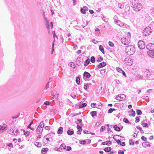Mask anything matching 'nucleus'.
<instances>
[{
    "label": "nucleus",
    "instance_id": "nucleus-1",
    "mask_svg": "<svg viewBox=\"0 0 154 154\" xmlns=\"http://www.w3.org/2000/svg\"><path fill=\"white\" fill-rule=\"evenodd\" d=\"M135 51L134 47L132 45L127 46L125 49V52L127 55H132Z\"/></svg>",
    "mask_w": 154,
    "mask_h": 154
},
{
    "label": "nucleus",
    "instance_id": "nucleus-2",
    "mask_svg": "<svg viewBox=\"0 0 154 154\" xmlns=\"http://www.w3.org/2000/svg\"><path fill=\"white\" fill-rule=\"evenodd\" d=\"M132 3V5L134 9L137 11H140L141 9V5L140 3H139L138 1L136 2H134L133 0L131 1Z\"/></svg>",
    "mask_w": 154,
    "mask_h": 154
},
{
    "label": "nucleus",
    "instance_id": "nucleus-3",
    "mask_svg": "<svg viewBox=\"0 0 154 154\" xmlns=\"http://www.w3.org/2000/svg\"><path fill=\"white\" fill-rule=\"evenodd\" d=\"M45 124L43 122H41L40 123L36 130V132L37 134H40L42 133L43 130V128Z\"/></svg>",
    "mask_w": 154,
    "mask_h": 154
},
{
    "label": "nucleus",
    "instance_id": "nucleus-4",
    "mask_svg": "<svg viewBox=\"0 0 154 154\" xmlns=\"http://www.w3.org/2000/svg\"><path fill=\"white\" fill-rule=\"evenodd\" d=\"M146 48L148 50H149V51L148 52V54H150L151 55L152 54H154V43H149L146 46Z\"/></svg>",
    "mask_w": 154,
    "mask_h": 154
},
{
    "label": "nucleus",
    "instance_id": "nucleus-5",
    "mask_svg": "<svg viewBox=\"0 0 154 154\" xmlns=\"http://www.w3.org/2000/svg\"><path fill=\"white\" fill-rule=\"evenodd\" d=\"M152 30L150 27L145 28L143 31V34L145 36H148L152 32Z\"/></svg>",
    "mask_w": 154,
    "mask_h": 154
},
{
    "label": "nucleus",
    "instance_id": "nucleus-6",
    "mask_svg": "<svg viewBox=\"0 0 154 154\" xmlns=\"http://www.w3.org/2000/svg\"><path fill=\"white\" fill-rule=\"evenodd\" d=\"M124 62L126 65L131 66L132 65V60L130 57H126L124 60Z\"/></svg>",
    "mask_w": 154,
    "mask_h": 154
},
{
    "label": "nucleus",
    "instance_id": "nucleus-7",
    "mask_svg": "<svg viewBox=\"0 0 154 154\" xmlns=\"http://www.w3.org/2000/svg\"><path fill=\"white\" fill-rule=\"evenodd\" d=\"M121 41L122 43L125 45H128L131 42L129 38L124 37L121 39Z\"/></svg>",
    "mask_w": 154,
    "mask_h": 154
},
{
    "label": "nucleus",
    "instance_id": "nucleus-8",
    "mask_svg": "<svg viewBox=\"0 0 154 154\" xmlns=\"http://www.w3.org/2000/svg\"><path fill=\"white\" fill-rule=\"evenodd\" d=\"M44 15V21L45 22V23L46 26V27L47 28L48 31V33L49 34H50V25L49 21L48 20L47 18H46L45 15V13H43Z\"/></svg>",
    "mask_w": 154,
    "mask_h": 154
},
{
    "label": "nucleus",
    "instance_id": "nucleus-9",
    "mask_svg": "<svg viewBox=\"0 0 154 154\" xmlns=\"http://www.w3.org/2000/svg\"><path fill=\"white\" fill-rule=\"evenodd\" d=\"M139 48L140 49H143L145 47V44L144 42L142 40L139 41L138 43Z\"/></svg>",
    "mask_w": 154,
    "mask_h": 154
},
{
    "label": "nucleus",
    "instance_id": "nucleus-10",
    "mask_svg": "<svg viewBox=\"0 0 154 154\" xmlns=\"http://www.w3.org/2000/svg\"><path fill=\"white\" fill-rule=\"evenodd\" d=\"M126 97V96L123 94H121L119 95H118L116 97V100H122Z\"/></svg>",
    "mask_w": 154,
    "mask_h": 154
},
{
    "label": "nucleus",
    "instance_id": "nucleus-11",
    "mask_svg": "<svg viewBox=\"0 0 154 154\" xmlns=\"http://www.w3.org/2000/svg\"><path fill=\"white\" fill-rule=\"evenodd\" d=\"M115 23L117 25H118L122 27H126V26H127V25L126 24L124 23H123L120 20H119L118 21H117V22H116V23Z\"/></svg>",
    "mask_w": 154,
    "mask_h": 154
},
{
    "label": "nucleus",
    "instance_id": "nucleus-12",
    "mask_svg": "<svg viewBox=\"0 0 154 154\" xmlns=\"http://www.w3.org/2000/svg\"><path fill=\"white\" fill-rule=\"evenodd\" d=\"M88 7L86 6H84L83 8L81 9V11L82 13L85 14L86 13V11H88Z\"/></svg>",
    "mask_w": 154,
    "mask_h": 154
},
{
    "label": "nucleus",
    "instance_id": "nucleus-13",
    "mask_svg": "<svg viewBox=\"0 0 154 154\" xmlns=\"http://www.w3.org/2000/svg\"><path fill=\"white\" fill-rule=\"evenodd\" d=\"M7 129V125H3L0 126V130L1 131H3L6 130Z\"/></svg>",
    "mask_w": 154,
    "mask_h": 154
},
{
    "label": "nucleus",
    "instance_id": "nucleus-14",
    "mask_svg": "<svg viewBox=\"0 0 154 154\" xmlns=\"http://www.w3.org/2000/svg\"><path fill=\"white\" fill-rule=\"evenodd\" d=\"M10 134L13 135L17 136L18 134V131L17 130H14L12 132H10Z\"/></svg>",
    "mask_w": 154,
    "mask_h": 154
},
{
    "label": "nucleus",
    "instance_id": "nucleus-15",
    "mask_svg": "<svg viewBox=\"0 0 154 154\" xmlns=\"http://www.w3.org/2000/svg\"><path fill=\"white\" fill-rule=\"evenodd\" d=\"M106 65V64L105 62H103L102 63H100L99 64L98 66L97 67L98 68H100L105 66Z\"/></svg>",
    "mask_w": 154,
    "mask_h": 154
},
{
    "label": "nucleus",
    "instance_id": "nucleus-16",
    "mask_svg": "<svg viewBox=\"0 0 154 154\" xmlns=\"http://www.w3.org/2000/svg\"><path fill=\"white\" fill-rule=\"evenodd\" d=\"M101 17L102 19L106 23L108 22V19L106 18L105 16L103 14H102L101 15Z\"/></svg>",
    "mask_w": 154,
    "mask_h": 154
},
{
    "label": "nucleus",
    "instance_id": "nucleus-17",
    "mask_svg": "<svg viewBox=\"0 0 154 154\" xmlns=\"http://www.w3.org/2000/svg\"><path fill=\"white\" fill-rule=\"evenodd\" d=\"M116 136H118V137H119L120 136L119 135H115L113 137V138L115 140V141H116V142L118 144H120L121 143V142L120 141V140H119V139H118V140H117L115 138L116 137Z\"/></svg>",
    "mask_w": 154,
    "mask_h": 154
},
{
    "label": "nucleus",
    "instance_id": "nucleus-18",
    "mask_svg": "<svg viewBox=\"0 0 154 154\" xmlns=\"http://www.w3.org/2000/svg\"><path fill=\"white\" fill-rule=\"evenodd\" d=\"M84 76L86 78H89L91 77V75L89 73L85 72L84 73Z\"/></svg>",
    "mask_w": 154,
    "mask_h": 154
},
{
    "label": "nucleus",
    "instance_id": "nucleus-19",
    "mask_svg": "<svg viewBox=\"0 0 154 154\" xmlns=\"http://www.w3.org/2000/svg\"><path fill=\"white\" fill-rule=\"evenodd\" d=\"M63 132V128L62 127H60L58 129L57 133L58 134H62Z\"/></svg>",
    "mask_w": 154,
    "mask_h": 154
},
{
    "label": "nucleus",
    "instance_id": "nucleus-20",
    "mask_svg": "<svg viewBox=\"0 0 154 154\" xmlns=\"http://www.w3.org/2000/svg\"><path fill=\"white\" fill-rule=\"evenodd\" d=\"M34 144L38 147H40L42 146V143L39 142H34Z\"/></svg>",
    "mask_w": 154,
    "mask_h": 154
},
{
    "label": "nucleus",
    "instance_id": "nucleus-21",
    "mask_svg": "<svg viewBox=\"0 0 154 154\" xmlns=\"http://www.w3.org/2000/svg\"><path fill=\"white\" fill-rule=\"evenodd\" d=\"M151 74V72L149 70H146V71L145 72V74L146 76L148 77L150 76Z\"/></svg>",
    "mask_w": 154,
    "mask_h": 154
},
{
    "label": "nucleus",
    "instance_id": "nucleus-22",
    "mask_svg": "<svg viewBox=\"0 0 154 154\" xmlns=\"http://www.w3.org/2000/svg\"><path fill=\"white\" fill-rule=\"evenodd\" d=\"M90 59H88L84 63V65L85 66H87L90 63Z\"/></svg>",
    "mask_w": 154,
    "mask_h": 154
},
{
    "label": "nucleus",
    "instance_id": "nucleus-23",
    "mask_svg": "<svg viewBox=\"0 0 154 154\" xmlns=\"http://www.w3.org/2000/svg\"><path fill=\"white\" fill-rule=\"evenodd\" d=\"M67 134L69 135H71L74 134V131L73 129L70 131L68 130L67 131Z\"/></svg>",
    "mask_w": 154,
    "mask_h": 154
},
{
    "label": "nucleus",
    "instance_id": "nucleus-24",
    "mask_svg": "<svg viewBox=\"0 0 154 154\" xmlns=\"http://www.w3.org/2000/svg\"><path fill=\"white\" fill-rule=\"evenodd\" d=\"M48 150L47 148H43L41 152L42 154H45L46 153Z\"/></svg>",
    "mask_w": 154,
    "mask_h": 154
},
{
    "label": "nucleus",
    "instance_id": "nucleus-25",
    "mask_svg": "<svg viewBox=\"0 0 154 154\" xmlns=\"http://www.w3.org/2000/svg\"><path fill=\"white\" fill-rule=\"evenodd\" d=\"M113 128H114V129L117 131H120V128L116 125H114L113 126Z\"/></svg>",
    "mask_w": 154,
    "mask_h": 154
},
{
    "label": "nucleus",
    "instance_id": "nucleus-26",
    "mask_svg": "<svg viewBox=\"0 0 154 154\" xmlns=\"http://www.w3.org/2000/svg\"><path fill=\"white\" fill-rule=\"evenodd\" d=\"M135 115V112L133 109H132V111L130 112V113L129 114L130 116H134Z\"/></svg>",
    "mask_w": 154,
    "mask_h": 154
},
{
    "label": "nucleus",
    "instance_id": "nucleus-27",
    "mask_svg": "<svg viewBox=\"0 0 154 154\" xmlns=\"http://www.w3.org/2000/svg\"><path fill=\"white\" fill-rule=\"evenodd\" d=\"M112 143L111 141H106V142H104L102 143L103 145H108L109 144H111Z\"/></svg>",
    "mask_w": 154,
    "mask_h": 154
},
{
    "label": "nucleus",
    "instance_id": "nucleus-28",
    "mask_svg": "<svg viewBox=\"0 0 154 154\" xmlns=\"http://www.w3.org/2000/svg\"><path fill=\"white\" fill-rule=\"evenodd\" d=\"M99 49L103 54H104V49L102 46L100 45L99 47Z\"/></svg>",
    "mask_w": 154,
    "mask_h": 154
},
{
    "label": "nucleus",
    "instance_id": "nucleus-29",
    "mask_svg": "<svg viewBox=\"0 0 154 154\" xmlns=\"http://www.w3.org/2000/svg\"><path fill=\"white\" fill-rule=\"evenodd\" d=\"M66 146L65 144L64 143H63L60 145V147L59 148V149H60V150H61L62 149L61 148L63 147V149H66Z\"/></svg>",
    "mask_w": 154,
    "mask_h": 154
},
{
    "label": "nucleus",
    "instance_id": "nucleus-30",
    "mask_svg": "<svg viewBox=\"0 0 154 154\" xmlns=\"http://www.w3.org/2000/svg\"><path fill=\"white\" fill-rule=\"evenodd\" d=\"M90 114L92 116V117H94V116L96 115L97 112L96 111H92L91 112Z\"/></svg>",
    "mask_w": 154,
    "mask_h": 154
},
{
    "label": "nucleus",
    "instance_id": "nucleus-31",
    "mask_svg": "<svg viewBox=\"0 0 154 154\" xmlns=\"http://www.w3.org/2000/svg\"><path fill=\"white\" fill-rule=\"evenodd\" d=\"M124 3H119L118 4V7L121 9L123 8L124 7Z\"/></svg>",
    "mask_w": 154,
    "mask_h": 154
},
{
    "label": "nucleus",
    "instance_id": "nucleus-32",
    "mask_svg": "<svg viewBox=\"0 0 154 154\" xmlns=\"http://www.w3.org/2000/svg\"><path fill=\"white\" fill-rule=\"evenodd\" d=\"M113 19L114 20V22L115 23H116L117 21H118V17L116 16L115 15L113 17Z\"/></svg>",
    "mask_w": 154,
    "mask_h": 154
},
{
    "label": "nucleus",
    "instance_id": "nucleus-33",
    "mask_svg": "<svg viewBox=\"0 0 154 154\" xmlns=\"http://www.w3.org/2000/svg\"><path fill=\"white\" fill-rule=\"evenodd\" d=\"M111 150V148L110 147H107L104 150L106 152H109Z\"/></svg>",
    "mask_w": 154,
    "mask_h": 154
},
{
    "label": "nucleus",
    "instance_id": "nucleus-34",
    "mask_svg": "<svg viewBox=\"0 0 154 154\" xmlns=\"http://www.w3.org/2000/svg\"><path fill=\"white\" fill-rule=\"evenodd\" d=\"M76 82L78 85H79L80 83V79L79 77H77L76 78Z\"/></svg>",
    "mask_w": 154,
    "mask_h": 154
},
{
    "label": "nucleus",
    "instance_id": "nucleus-35",
    "mask_svg": "<svg viewBox=\"0 0 154 154\" xmlns=\"http://www.w3.org/2000/svg\"><path fill=\"white\" fill-rule=\"evenodd\" d=\"M108 43H109V45L110 46L112 47H113L114 46V44L112 42L109 41L108 42Z\"/></svg>",
    "mask_w": 154,
    "mask_h": 154
},
{
    "label": "nucleus",
    "instance_id": "nucleus-36",
    "mask_svg": "<svg viewBox=\"0 0 154 154\" xmlns=\"http://www.w3.org/2000/svg\"><path fill=\"white\" fill-rule=\"evenodd\" d=\"M87 106V104L85 103H82L81 105L79 106V108H82Z\"/></svg>",
    "mask_w": 154,
    "mask_h": 154
},
{
    "label": "nucleus",
    "instance_id": "nucleus-37",
    "mask_svg": "<svg viewBox=\"0 0 154 154\" xmlns=\"http://www.w3.org/2000/svg\"><path fill=\"white\" fill-rule=\"evenodd\" d=\"M69 66L70 67L74 68V64L73 63L70 62L69 63Z\"/></svg>",
    "mask_w": 154,
    "mask_h": 154
},
{
    "label": "nucleus",
    "instance_id": "nucleus-38",
    "mask_svg": "<svg viewBox=\"0 0 154 154\" xmlns=\"http://www.w3.org/2000/svg\"><path fill=\"white\" fill-rule=\"evenodd\" d=\"M115 110L116 109H115L110 108L109 109L108 112L109 113H111L113 111H115Z\"/></svg>",
    "mask_w": 154,
    "mask_h": 154
},
{
    "label": "nucleus",
    "instance_id": "nucleus-39",
    "mask_svg": "<svg viewBox=\"0 0 154 154\" xmlns=\"http://www.w3.org/2000/svg\"><path fill=\"white\" fill-rule=\"evenodd\" d=\"M129 143L130 145H131L132 143V145H134V141H133V140L132 139H131L129 140Z\"/></svg>",
    "mask_w": 154,
    "mask_h": 154
},
{
    "label": "nucleus",
    "instance_id": "nucleus-40",
    "mask_svg": "<svg viewBox=\"0 0 154 154\" xmlns=\"http://www.w3.org/2000/svg\"><path fill=\"white\" fill-rule=\"evenodd\" d=\"M136 112L138 115H140L142 113L141 111L139 109H137L136 110Z\"/></svg>",
    "mask_w": 154,
    "mask_h": 154
},
{
    "label": "nucleus",
    "instance_id": "nucleus-41",
    "mask_svg": "<svg viewBox=\"0 0 154 154\" xmlns=\"http://www.w3.org/2000/svg\"><path fill=\"white\" fill-rule=\"evenodd\" d=\"M103 59L102 57L99 56L98 57L97 61L98 62H101L103 60Z\"/></svg>",
    "mask_w": 154,
    "mask_h": 154
},
{
    "label": "nucleus",
    "instance_id": "nucleus-42",
    "mask_svg": "<svg viewBox=\"0 0 154 154\" xmlns=\"http://www.w3.org/2000/svg\"><path fill=\"white\" fill-rule=\"evenodd\" d=\"M95 32L96 34L98 35L100 33L99 29L98 28H96L95 29Z\"/></svg>",
    "mask_w": 154,
    "mask_h": 154
},
{
    "label": "nucleus",
    "instance_id": "nucleus-43",
    "mask_svg": "<svg viewBox=\"0 0 154 154\" xmlns=\"http://www.w3.org/2000/svg\"><path fill=\"white\" fill-rule=\"evenodd\" d=\"M95 59L94 57V56H92L91 57V61L92 63H94L95 62Z\"/></svg>",
    "mask_w": 154,
    "mask_h": 154
},
{
    "label": "nucleus",
    "instance_id": "nucleus-44",
    "mask_svg": "<svg viewBox=\"0 0 154 154\" xmlns=\"http://www.w3.org/2000/svg\"><path fill=\"white\" fill-rule=\"evenodd\" d=\"M143 76H142L140 75H138L136 76V78L138 79V80L139 79H141L143 78Z\"/></svg>",
    "mask_w": 154,
    "mask_h": 154
},
{
    "label": "nucleus",
    "instance_id": "nucleus-45",
    "mask_svg": "<svg viewBox=\"0 0 154 154\" xmlns=\"http://www.w3.org/2000/svg\"><path fill=\"white\" fill-rule=\"evenodd\" d=\"M54 41H55V39H54V42H53V44H52V51H51V54H52L53 53V51H54Z\"/></svg>",
    "mask_w": 154,
    "mask_h": 154
},
{
    "label": "nucleus",
    "instance_id": "nucleus-46",
    "mask_svg": "<svg viewBox=\"0 0 154 154\" xmlns=\"http://www.w3.org/2000/svg\"><path fill=\"white\" fill-rule=\"evenodd\" d=\"M142 125L143 127H148V125L146 123H143L142 124Z\"/></svg>",
    "mask_w": 154,
    "mask_h": 154
},
{
    "label": "nucleus",
    "instance_id": "nucleus-47",
    "mask_svg": "<svg viewBox=\"0 0 154 154\" xmlns=\"http://www.w3.org/2000/svg\"><path fill=\"white\" fill-rule=\"evenodd\" d=\"M89 85L88 84H86L84 85V88L86 90L89 88Z\"/></svg>",
    "mask_w": 154,
    "mask_h": 154
},
{
    "label": "nucleus",
    "instance_id": "nucleus-48",
    "mask_svg": "<svg viewBox=\"0 0 154 154\" xmlns=\"http://www.w3.org/2000/svg\"><path fill=\"white\" fill-rule=\"evenodd\" d=\"M139 117H140V116L137 117L136 118V120H135L136 123L138 122H139L140 121V119L139 118Z\"/></svg>",
    "mask_w": 154,
    "mask_h": 154
},
{
    "label": "nucleus",
    "instance_id": "nucleus-49",
    "mask_svg": "<svg viewBox=\"0 0 154 154\" xmlns=\"http://www.w3.org/2000/svg\"><path fill=\"white\" fill-rule=\"evenodd\" d=\"M71 96L73 98H75L76 97V95L74 94V93H72L71 94Z\"/></svg>",
    "mask_w": 154,
    "mask_h": 154
},
{
    "label": "nucleus",
    "instance_id": "nucleus-50",
    "mask_svg": "<svg viewBox=\"0 0 154 154\" xmlns=\"http://www.w3.org/2000/svg\"><path fill=\"white\" fill-rule=\"evenodd\" d=\"M30 132L29 131H27L26 132H25L24 133V134L26 136H29L30 135Z\"/></svg>",
    "mask_w": 154,
    "mask_h": 154
},
{
    "label": "nucleus",
    "instance_id": "nucleus-51",
    "mask_svg": "<svg viewBox=\"0 0 154 154\" xmlns=\"http://www.w3.org/2000/svg\"><path fill=\"white\" fill-rule=\"evenodd\" d=\"M116 69L117 70L118 72H121L123 71L122 69L120 68H117Z\"/></svg>",
    "mask_w": 154,
    "mask_h": 154
},
{
    "label": "nucleus",
    "instance_id": "nucleus-52",
    "mask_svg": "<svg viewBox=\"0 0 154 154\" xmlns=\"http://www.w3.org/2000/svg\"><path fill=\"white\" fill-rule=\"evenodd\" d=\"M82 126V124H81L80 125H78L77 126V128L78 129H79V128H81Z\"/></svg>",
    "mask_w": 154,
    "mask_h": 154
},
{
    "label": "nucleus",
    "instance_id": "nucleus-53",
    "mask_svg": "<svg viewBox=\"0 0 154 154\" xmlns=\"http://www.w3.org/2000/svg\"><path fill=\"white\" fill-rule=\"evenodd\" d=\"M47 135H46L45 136H44L43 137V141L44 142V139H45L46 140H47V141H49V138H48V137H47Z\"/></svg>",
    "mask_w": 154,
    "mask_h": 154
},
{
    "label": "nucleus",
    "instance_id": "nucleus-54",
    "mask_svg": "<svg viewBox=\"0 0 154 154\" xmlns=\"http://www.w3.org/2000/svg\"><path fill=\"white\" fill-rule=\"evenodd\" d=\"M49 83H50L49 82H48L46 84L45 87V88H46V89H47L48 88H49Z\"/></svg>",
    "mask_w": 154,
    "mask_h": 154
},
{
    "label": "nucleus",
    "instance_id": "nucleus-55",
    "mask_svg": "<svg viewBox=\"0 0 154 154\" xmlns=\"http://www.w3.org/2000/svg\"><path fill=\"white\" fill-rule=\"evenodd\" d=\"M141 139L143 140L144 141H146L147 139L146 137H144V136H142L141 137Z\"/></svg>",
    "mask_w": 154,
    "mask_h": 154
},
{
    "label": "nucleus",
    "instance_id": "nucleus-56",
    "mask_svg": "<svg viewBox=\"0 0 154 154\" xmlns=\"http://www.w3.org/2000/svg\"><path fill=\"white\" fill-rule=\"evenodd\" d=\"M72 148L69 146H67V148L66 149V150L67 151H69L71 150Z\"/></svg>",
    "mask_w": 154,
    "mask_h": 154
},
{
    "label": "nucleus",
    "instance_id": "nucleus-57",
    "mask_svg": "<svg viewBox=\"0 0 154 154\" xmlns=\"http://www.w3.org/2000/svg\"><path fill=\"white\" fill-rule=\"evenodd\" d=\"M50 103L49 101H46L44 103V104L48 105L50 104Z\"/></svg>",
    "mask_w": 154,
    "mask_h": 154
},
{
    "label": "nucleus",
    "instance_id": "nucleus-58",
    "mask_svg": "<svg viewBox=\"0 0 154 154\" xmlns=\"http://www.w3.org/2000/svg\"><path fill=\"white\" fill-rule=\"evenodd\" d=\"M143 146L144 147H146L147 146V144L146 143H144L142 144Z\"/></svg>",
    "mask_w": 154,
    "mask_h": 154
},
{
    "label": "nucleus",
    "instance_id": "nucleus-59",
    "mask_svg": "<svg viewBox=\"0 0 154 154\" xmlns=\"http://www.w3.org/2000/svg\"><path fill=\"white\" fill-rule=\"evenodd\" d=\"M123 121L126 123H128L129 122L128 119L125 118L123 119Z\"/></svg>",
    "mask_w": 154,
    "mask_h": 154
},
{
    "label": "nucleus",
    "instance_id": "nucleus-60",
    "mask_svg": "<svg viewBox=\"0 0 154 154\" xmlns=\"http://www.w3.org/2000/svg\"><path fill=\"white\" fill-rule=\"evenodd\" d=\"M85 140H82V141H80V144H84L85 143Z\"/></svg>",
    "mask_w": 154,
    "mask_h": 154
},
{
    "label": "nucleus",
    "instance_id": "nucleus-61",
    "mask_svg": "<svg viewBox=\"0 0 154 154\" xmlns=\"http://www.w3.org/2000/svg\"><path fill=\"white\" fill-rule=\"evenodd\" d=\"M96 105V103H92L91 104V106L92 107H95V105Z\"/></svg>",
    "mask_w": 154,
    "mask_h": 154
},
{
    "label": "nucleus",
    "instance_id": "nucleus-62",
    "mask_svg": "<svg viewBox=\"0 0 154 154\" xmlns=\"http://www.w3.org/2000/svg\"><path fill=\"white\" fill-rule=\"evenodd\" d=\"M105 71H105V69L102 70L100 71V73L101 74H103L105 73Z\"/></svg>",
    "mask_w": 154,
    "mask_h": 154
},
{
    "label": "nucleus",
    "instance_id": "nucleus-63",
    "mask_svg": "<svg viewBox=\"0 0 154 154\" xmlns=\"http://www.w3.org/2000/svg\"><path fill=\"white\" fill-rule=\"evenodd\" d=\"M105 127L104 126H102L101 128L100 129V131L101 132L103 131V130H104L105 128Z\"/></svg>",
    "mask_w": 154,
    "mask_h": 154
},
{
    "label": "nucleus",
    "instance_id": "nucleus-64",
    "mask_svg": "<svg viewBox=\"0 0 154 154\" xmlns=\"http://www.w3.org/2000/svg\"><path fill=\"white\" fill-rule=\"evenodd\" d=\"M119 154H124V152L123 151L121 150L118 152Z\"/></svg>",
    "mask_w": 154,
    "mask_h": 154
}]
</instances>
